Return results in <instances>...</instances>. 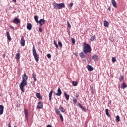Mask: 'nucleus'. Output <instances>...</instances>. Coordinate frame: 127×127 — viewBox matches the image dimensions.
Segmentation results:
<instances>
[{
    "instance_id": "nucleus-18",
    "label": "nucleus",
    "mask_w": 127,
    "mask_h": 127,
    "mask_svg": "<svg viewBox=\"0 0 127 127\" xmlns=\"http://www.w3.org/2000/svg\"><path fill=\"white\" fill-rule=\"evenodd\" d=\"M105 114L106 116H108V118H111V115H110V113H109V109H105Z\"/></svg>"
},
{
    "instance_id": "nucleus-11",
    "label": "nucleus",
    "mask_w": 127,
    "mask_h": 127,
    "mask_svg": "<svg viewBox=\"0 0 127 127\" xmlns=\"http://www.w3.org/2000/svg\"><path fill=\"white\" fill-rule=\"evenodd\" d=\"M13 23H15L17 24L18 23H20V20L17 18H15L12 21Z\"/></svg>"
},
{
    "instance_id": "nucleus-17",
    "label": "nucleus",
    "mask_w": 127,
    "mask_h": 127,
    "mask_svg": "<svg viewBox=\"0 0 127 127\" xmlns=\"http://www.w3.org/2000/svg\"><path fill=\"white\" fill-rule=\"evenodd\" d=\"M6 36L8 40H9V41H11V38L10 37L9 32H6Z\"/></svg>"
},
{
    "instance_id": "nucleus-38",
    "label": "nucleus",
    "mask_w": 127,
    "mask_h": 127,
    "mask_svg": "<svg viewBox=\"0 0 127 127\" xmlns=\"http://www.w3.org/2000/svg\"><path fill=\"white\" fill-rule=\"evenodd\" d=\"M54 45H55L56 48H58V45L57 44V43H56V41H55V40H54Z\"/></svg>"
},
{
    "instance_id": "nucleus-35",
    "label": "nucleus",
    "mask_w": 127,
    "mask_h": 127,
    "mask_svg": "<svg viewBox=\"0 0 127 127\" xmlns=\"http://www.w3.org/2000/svg\"><path fill=\"white\" fill-rule=\"evenodd\" d=\"M122 88H123V89H125V88H127V84H126V83H123L122 84Z\"/></svg>"
},
{
    "instance_id": "nucleus-27",
    "label": "nucleus",
    "mask_w": 127,
    "mask_h": 127,
    "mask_svg": "<svg viewBox=\"0 0 127 127\" xmlns=\"http://www.w3.org/2000/svg\"><path fill=\"white\" fill-rule=\"evenodd\" d=\"M59 110H60V111H61V112L62 113H65V109H64V108H63L62 107H60L59 108Z\"/></svg>"
},
{
    "instance_id": "nucleus-4",
    "label": "nucleus",
    "mask_w": 127,
    "mask_h": 127,
    "mask_svg": "<svg viewBox=\"0 0 127 127\" xmlns=\"http://www.w3.org/2000/svg\"><path fill=\"white\" fill-rule=\"evenodd\" d=\"M32 53L35 61L38 62L39 61V56H38V54H37V52H36V50L34 47L32 48Z\"/></svg>"
},
{
    "instance_id": "nucleus-10",
    "label": "nucleus",
    "mask_w": 127,
    "mask_h": 127,
    "mask_svg": "<svg viewBox=\"0 0 127 127\" xmlns=\"http://www.w3.org/2000/svg\"><path fill=\"white\" fill-rule=\"evenodd\" d=\"M21 45L22 46H25V40H24V37L23 36L21 39Z\"/></svg>"
},
{
    "instance_id": "nucleus-30",
    "label": "nucleus",
    "mask_w": 127,
    "mask_h": 127,
    "mask_svg": "<svg viewBox=\"0 0 127 127\" xmlns=\"http://www.w3.org/2000/svg\"><path fill=\"white\" fill-rule=\"evenodd\" d=\"M72 84L73 86H76L78 85V82L77 81H72Z\"/></svg>"
},
{
    "instance_id": "nucleus-5",
    "label": "nucleus",
    "mask_w": 127,
    "mask_h": 127,
    "mask_svg": "<svg viewBox=\"0 0 127 127\" xmlns=\"http://www.w3.org/2000/svg\"><path fill=\"white\" fill-rule=\"evenodd\" d=\"M24 115L25 119L27 121H28V116H29V113H28V110L27 109H24Z\"/></svg>"
},
{
    "instance_id": "nucleus-19",
    "label": "nucleus",
    "mask_w": 127,
    "mask_h": 127,
    "mask_svg": "<svg viewBox=\"0 0 127 127\" xmlns=\"http://www.w3.org/2000/svg\"><path fill=\"white\" fill-rule=\"evenodd\" d=\"M98 55H94L92 57V59L94 60V61H98Z\"/></svg>"
},
{
    "instance_id": "nucleus-48",
    "label": "nucleus",
    "mask_w": 127,
    "mask_h": 127,
    "mask_svg": "<svg viewBox=\"0 0 127 127\" xmlns=\"http://www.w3.org/2000/svg\"><path fill=\"white\" fill-rule=\"evenodd\" d=\"M2 56H3V58H4V57H5V54H4Z\"/></svg>"
},
{
    "instance_id": "nucleus-13",
    "label": "nucleus",
    "mask_w": 127,
    "mask_h": 127,
    "mask_svg": "<svg viewBox=\"0 0 127 127\" xmlns=\"http://www.w3.org/2000/svg\"><path fill=\"white\" fill-rule=\"evenodd\" d=\"M111 2L114 7H115V8H117V7H118V6L117 5V2L116 1V0H111Z\"/></svg>"
},
{
    "instance_id": "nucleus-9",
    "label": "nucleus",
    "mask_w": 127,
    "mask_h": 127,
    "mask_svg": "<svg viewBox=\"0 0 127 127\" xmlns=\"http://www.w3.org/2000/svg\"><path fill=\"white\" fill-rule=\"evenodd\" d=\"M55 94L56 96H61V95H62V91H61L60 87L58 88V93H55Z\"/></svg>"
},
{
    "instance_id": "nucleus-8",
    "label": "nucleus",
    "mask_w": 127,
    "mask_h": 127,
    "mask_svg": "<svg viewBox=\"0 0 127 127\" xmlns=\"http://www.w3.org/2000/svg\"><path fill=\"white\" fill-rule=\"evenodd\" d=\"M52 95H53V90H51L49 93V99L50 102L52 100Z\"/></svg>"
},
{
    "instance_id": "nucleus-39",
    "label": "nucleus",
    "mask_w": 127,
    "mask_h": 127,
    "mask_svg": "<svg viewBox=\"0 0 127 127\" xmlns=\"http://www.w3.org/2000/svg\"><path fill=\"white\" fill-rule=\"evenodd\" d=\"M73 3H70L69 4V5H68V7H69V8H72V7H73Z\"/></svg>"
},
{
    "instance_id": "nucleus-50",
    "label": "nucleus",
    "mask_w": 127,
    "mask_h": 127,
    "mask_svg": "<svg viewBox=\"0 0 127 127\" xmlns=\"http://www.w3.org/2000/svg\"><path fill=\"white\" fill-rule=\"evenodd\" d=\"M13 0L14 2L16 1V0Z\"/></svg>"
},
{
    "instance_id": "nucleus-51",
    "label": "nucleus",
    "mask_w": 127,
    "mask_h": 127,
    "mask_svg": "<svg viewBox=\"0 0 127 127\" xmlns=\"http://www.w3.org/2000/svg\"><path fill=\"white\" fill-rule=\"evenodd\" d=\"M11 28H12V29H13L14 28V27H11Z\"/></svg>"
},
{
    "instance_id": "nucleus-45",
    "label": "nucleus",
    "mask_w": 127,
    "mask_h": 127,
    "mask_svg": "<svg viewBox=\"0 0 127 127\" xmlns=\"http://www.w3.org/2000/svg\"><path fill=\"white\" fill-rule=\"evenodd\" d=\"M76 98H77V99H78V98H79V94H76Z\"/></svg>"
},
{
    "instance_id": "nucleus-21",
    "label": "nucleus",
    "mask_w": 127,
    "mask_h": 127,
    "mask_svg": "<svg viewBox=\"0 0 127 127\" xmlns=\"http://www.w3.org/2000/svg\"><path fill=\"white\" fill-rule=\"evenodd\" d=\"M84 53L83 52H81L79 54V56L81 58H86V55H85V54H84Z\"/></svg>"
},
{
    "instance_id": "nucleus-43",
    "label": "nucleus",
    "mask_w": 127,
    "mask_h": 127,
    "mask_svg": "<svg viewBox=\"0 0 127 127\" xmlns=\"http://www.w3.org/2000/svg\"><path fill=\"white\" fill-rule=\"evenodd\" d=\"M48 58L50 59L51 58V55H50V54H48L47 55Z\"/></svg>"
},
{
    "instance_id": "nucleus-40",
    "label": "nucleus",
    "mask_w": 127,
    "mask_h": 127,
    "mask_svg": "<svg viewBox=\"0 0 127 127\" xmlns=\"http://www.w3.org/2000/svg\"><path fill=\"white\" fill-rule=\"evenodd\" d=\"M58 44H59V46H60V47L62 48V46H63L62 42H58Z\"/></svg>"
},
{
    "instance_id": "nucleus-46",
    "label": "nucleus",
    "mask_w": 127,
    "mask_h": 127,
    "mask_svg": "<svg viewBox=\"0 0 127 127\" xmlns=\"http://www.w3.org/2000/svg\"><path fill=\"white\" fill-rule=\"evenodd\" d=\"M47 127H52V126L50 125H48Z\"/></svg>"
},
{
    "instance_id": "nucleus-6",
    "label": "nucleus",
    "mask_w": 127,
    "mask_h": 127,
    "mask_svg": "<svg viewBox=\"0 0 127 127\" xmlns=\"http://www.w3.org/2000/svg\"><path fill=\"white\" fill-rule=\"evenodd\" d=\"M42 108H43V102H41V101H40L38 103V105L37 106V109H42Z\"/></svg>"
},
{
    "instance_id": "nucleus-49",
    "label": "nucleus",
    "mask_w": 127,
    "mask_h": 127,
    "mask_svg": "<svg viewBox=\"0 0 127 127\" xmlns=\"http://www.w3.org/2000/svg\"><path fill=\"white\" fill-rule=\"evenodd\" d=\"M8 127H11V126H10V124H8Z\"/></svg>"
},
{
    "instance_id": "nucleus-32",
    "label": "nucleus",
    "mask_w": 127,
    "mask_h": 127,
    "mask_svg": "<svg viewBox=\"0 0 127 127\" xmlns=\"http://www.w3.org/2000/svg\"><path fill=\"white\" fill-rule=\"evenodd\" d=\"M112 61L113 63H115L116 61H117V59H116V57H112Z\"/></svg>"
},
{
    "instance_id": "nucleus-16",
    "label": "nucleus",
    "mask_w": 127,
    "mask_h": 127,
    "mask_svg": "<svg viewBox=\"0 0 127 127\" xmlns=\"http://www.w3.org/2000/svg\"><path fill=\"white\" fill-rule=\"evenodd\" d=\"M78 106H79V107L80 108V109H81V110H82V111H83L84 112H86V108H85V107L82 106V105L80 103H79L78 104Z\"/></svg>"
},
{
    "instance_id": "nucleus-44",
    "label": "nucleus",
    "mask_w": 127,
    "mask_h": 127,
    "mask_svg": "<svg viewBox=\"0 0 127 127\" xmlns=\"http://www.w3.org/2000/svg\"><path fill=\"white\" fill-rule=\"evenodd\" d=\"M39 31H40V32H42V28H41V27H40L39 28Z\"/></svg>"
},
{
    "instance_id": "nucleus-23",
    "label": "nucleus",
    "mask_w": 127,
    "mask_h": 127,
    "mask_svg": "<svg viewBox=\"0 0 127 127\" xmlns=\"http://www.w3.org/2000/svg\"><path fill=\"white\" fill-rule=\"evenodd\" d=\"M20 58V54L18 53L16 54L15 59H17V60H19Z\"/></svg>"
},
{
    "instance_id": "nucleus-28",
    "label": "nucleus",
    "mask_w": 127,
    "mask_h": 127,
    "mask_svg": "<svg viewBox=\"0 0 127 127\" xmlns=\"http://www.w3.org/2000/svg\"><path fill=\"white\" fill-rule=\"evenodd\" d=\"M96 39V35L92 36L90 38V41H94Z\"/></svg>"
},
{
    "instance_id": "nucleus-41",
    "label": "nucleus",
    "mask_w": 127,
    "mask_h": 127,
    "mask_svg": "<svg viewBox=\"0 0 127 127\" xmlns=\"http://www.w3.org/2000/svg\"><path fill=\"white\" fill-rule=\"evenodd\" d=\"M67 26L68 28H71V25L70 23H69V21H67Z\"/></svg>"
},
{
    "instance_id": "nucleus-36",
    "label": "nucleus",
    "mask_w": 127,
    "mask_h": 127,
    "mask_svg": "<svg viewBox=\"0 0 127 127\" xmlns=\"http://www.w3.org/2000/svg\"><path fill=\"white\" fill-rule=\"evenodd\" d=\"M124 80V76L123 75H120V77L119 78V80L120 82H122Z\"/></svg>"
},
{
    "instance_id": "nucleus-42",
    "label": "nucleus",
    "mask_w": 127,
    "mask_h": 127,
    "mask_svg": "<svg viewBox=\"0 0 127 127\" xmlns=\"http://www.w3.org/2000/svg\"><path fill=\"white\" fill-rule=\"evenodd\" d=\"M73 103H74V104L77 103V99H75V98H73Z\"/></svg>"
},
{
    "instance_id": "nucleus-37",
    "label": "nucleus",
    "mask_w": 127,
    "mask_h": 127,
    "mask_svg": "<svg viewBox=\"0 0 127 127\" xmlns=\"http://www.w3.org/2000/svg\"><path fill=\"white\" fill-rule=\"evenodd\" d=\"M60 118L62 122L64 121V120L63 119V116H62V114H60Z\"/></svg>"
},
{
    "instance_id": "nucleus-12",
    "label": "nucleus",
    "mask_w": 127,
    "mask_h": 127,
    "mask_svg": "<svg viewBox=\"0 0 127 127\" xmlns=\"http://www.w3.org/2000/svg\"><path fill=\"white\" fill-rule=\"evenodd\" d=\"M4 109V107L3 105H0V115L1 116L2 114H3V109Z\"/></svg>"
},
{
    "instance_id": "nucleus-29",
    "label": "nucleus",
    "mask_w": 127,
    "mask_h": 127,
    "mask_svg": "<svg viewBox=\"0 0 127 127\" xmlns=\"http://www.w3.org/2000/svg\"><path fill=\"white\" fill-rule=\"evenodd\" d=\"M55 111L57 115H60V111H59V109H55Z\"/></svg>"
},
{
    "instance_id": "nucleus-14",
    "label": "nucleus",
    "mask_w": 127,
    "mask_h": 127,
    "mask_svg": "<svg viewBox=\"0 0 127 127\" xmlns=\"http://www.w3.org/2000/svg\"><path fill=\"white\" fill-rule=\"evenodd\" d=\"M32 28V25L31 24V23H29L27 24V29H28V30H31Z\"/></svg>"
},
{
    "instance_id": "nucleus-47",
    "label": "nucleus",
    "mask_w": 127,
    "mask_h": 127,
    "mask_svg": "<svg viewBox=\"0 0 127 127\" xmlns=\"http://www.w3.org/2000/svg\"><path fill=\"white\" fill-rule=\"evenodd\" d=\"M108 9L109 10V11H111V7H109Z\"/></svg>"
},
{
    "instance_id": "nucleus-25",
    "label": "nucleus",
    "mask_w": 127,
    "mask_h": 127,
    "mask_svg": "<svg viewBox=\"0 0 127 127\" xmlns=\"http://www.w3.org/2000/svg\"><path fill=\"white\" fill-rule=\"evenodd\" d=\"M90 91L92 94H94L95 93V88H94V87H90Z\"/></svg>"
},
{
    "instance_id": "nucleus-24",
    "label": "nucleus",
    "mask_w": 127,
    "mask_h": 127,
    "mask_svg": "<svg viewBox=\"0 0 127 127\" xmlns=\"http://www.w3.org/2000/svg\"><path fill=\"white\" fill-rule=\"evenodd\" d=\"M32 77H33L35 82H36V81H37V79H36V74H35V73H33L32 74Z\"/></svg>"
},
{
    "instance_id": "nucleus-7",
    "label": "nucleus",
    "mask_w": 127,
    "mask_h": 127,
    "mask_svg": "<svg viewBox=\"0 0 127 127\" xmlns=\"http://www.w3.org/2000/svg\"><path fill=\"white\" fill-rule=\"evenodd\" d=\"M37 23H39L40 26H42L45 23V20L44 19H41Z\"/></svg>"
},
{
    "instance_id": "nucleus-33",
    "label": "nucleus",
    "mask_w": 127,
    "mask_h": 127,
    "mask_svg": "<svg viewBox=\"0 0 127 127\" xmlns=\"http://www.w3.org/2000/svg\"><path fill=\"white\" fill-rule=\"evenodd\" d=\"M120 116H116V123H119V122H120Z\"/></svg>"
},
{
    "instance_id": "nucleus-3",
    "label": "nucleus",
    "mask_w": 127,
    "mask_h": 127,
    "mask_svg": "<svg viewBox=\"0 0 127 127\" xmlns=\"http://www.w3.org/2000/svg\"><path fill=\"white\" fill-rule=\"evenodd\" d=\"M54 8L55 9H62V8H65V3H57L56 2L53 3Z\"/></svg>"
},
{
    "instance_id": "nucleus-26",
    "label": "nucleus",
    "mask_w": 127,
    "mask_h": 127,
    "mask_svg": "<svg viewBox=\"0 0 127 127\" xmlns=\"http://www.w3.org/2000/svg\"><path fill=\"white\" fill-rule=\"evenodd\" d=\"M64 96L65 97V99H66V100L68 101L69 100V98L70 97V96L68 94H67V93L64 92Z\"/></svg>"
},
{
    "instance_id": "nucleus-34",
    "label": "nucleus",
    "mask_w": 127,
    "mask_h": 127,
    "mask_svg": "<svg viewBox=\"0 0 127 127\" xmlns=\"http://www.w3.org/2000/svg\"><path fill=\"white\" fill-rule=\"evenodd\" d=\"M71 40L72 41V44H75V43H76V41L75 40V39L74 38H71Z\"/></svg>"
},
{
    "instance_id": "nucleus-15",
    "label": "nucleus",
    "mask_w": 127,
    "mask_h": 127,
    "mask_svg": "<svg viewBox=\"0 0 127 127\" xmlns=\"http://www.w3.org/2000/svg\"><path fill=\"white\" fill-rule=\"evenodd\" d=\"M86 68H87L88 71H93L94 70V68L89 64L87 65Z\"/></svg>"
},
{
    "instance_id": "nucleus-1",
    "label": "nucleus",
    "mask_w": 127,
    "mask_h": 127,
    "mask_svg": "<svg viewBox=\"0 0 127 127\" xmlns=\"http://www.w3.org/2000/svg\"><path fill=\"white\" fill-rule=\"evenodd\" d=\"M28 79V76L26 75V73H24L22 75V81L19 85V87L20 90L24 93V87L27 85V79Z\"/></svg>"
},
{
    "instance_id": "nucleus-20",
    "label": "nucleus",
    "mask_w": 127,
    "mask_h": 127,
    "mask_svg": "<svg viewBox=\"0 0 127 127\" xmlns=\"http://www.w3.org/2000/svg\"><path fill=\"white\" fill-rule=\"evenodd\" d=\"M36 97L37 98H38V99H40L41 100L42 99V96H41V95L40 94V93H37L36 94Z\"/></svg>"
},
{
    "instance_id": "nucleus-22",
    "label": "nucleus",
    "mask_w": 127,
    "mask_h": 127,
    "mask_svg": "<svg viewBox=\"0 0 127 127\" xmlns=\"http://www.w3.org/2000/svg\"><path fill=\"white\" fill-rule=\"evenodd\" d=\"M109 22L108 21H104V25L105 27H109Z\"/></svg>"
},
{
    "instance_id": "nucleus-52",
    "label": "nucleus",
    "mask_w": 127,
    "mask_h": 127,
    "mask_svg": "<svg viewBox=\"0 0 127 127\" xmlns=\"http://www.w3.org/2000/svg\"><path fill=\"white\" fill-rule=\"evenodd\" d=\"M14 127H17L14 126Z\"/></svg>"
},
{
    "instance_id": "nucleus-2",
    "label": "nucleus",
    "mask_w": 127,
    "mask_h": 127,
    "mask_svg": "<svg viewBox=\"0 0 127 127\" xmlns=\"http://www.w3.org/2000/svg\"><path fill=\"white\" fill-rule=\"evenodd\" d=\"M83 46V52L85 54L87 55L88 53H91L92 52V48L90 45L87 43H84Z\"/></svg>"
},
{
    "instance_id": "nucleus-31",
    "label": "nucleus",
    "mask_w": 127,
    "mask_h": 127,
    "mask_svg": "<svg viewBox=\"0 0 127 127\" xmlns=\"http://www.w3.org/2000/svg\"><path fill=\"white\" fill-rule=\"evenodd\" d=\"M34 19L36 21V22H37V23L38 22V16H37V15H36L34 16Z\"/></svg>"
}]
</instances>
